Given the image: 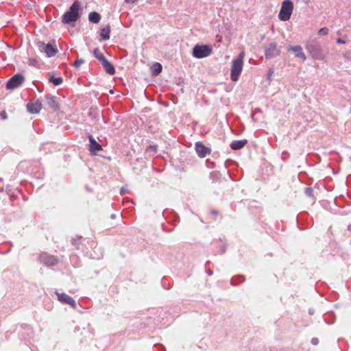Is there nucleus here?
<instances>
[{
	"label": "nucleus",
	"instance_id": "nucleus-14",
	"mask_svg": "<svg viewBox=\"0 0 351 351\" xmlns=\"http://www.w3.org/2000/svg\"><path fill=\"white\" fill-rule=\"evenodd\" d=\"M110 26L106 25L100 27V36L103 40H106L110 38Z\"/></svg>",
	"mask_w": 351,
	"mask_h": 351
},
{
	"label": "nucleus",
	"instance_id": "nucleus-29",
	"mask_svg": "<svg viewBox=\"0 0 351 351\" xmlns=\"http://www.w3.org/2000/svg\"><path fill=\"white\" fill-rule=\"evenodd\" d=\"M1 117L3 118V119H5L6 118V113L5 112H2L1 113Z\"/></svg>",
	"mask_w": 351,
	"mask_h": 351
},
{
	"label": "nucleus",
	"instance_id": "nucleus-22",
	"mask_svg": "<svg viewBox=\"0 0 351 351\" xmlns=\"http://www.w3.org/2000/svg\"><path fill=\"white\" fill-rule=\"evenodd\" d=\"M313 57L317 60H322L324 59V56L323 53L320 51L319 49H317L313 53Z\"/></svg>",
	"mask_w": 351,
	"mask_h": 351
},
{
	"label": "nucleus",
	"instance_id": "nucleus-24",
	"mask_svg": "<svg viewBox=\"0 0 351 351\" xmlns=\"http://www.w3.org/2000/svg\"><path fill=\"white\" fill-rule=\"evenodd\" d=\"M305 193L306 195L309 197L313 196V189L312 188L308 187L305 189Z\"/></svg>",
	"mask_w": 351,
	"mask_h": 351
},
{
	"label": "nucleus",
	"instance_id": "nucleus-27",
	"mask_svg": "<svg viewBox=\"0 0 351 351\" xmlns=\"http://www.w3.org/2000/svg\"><path fill=\"white\" fill-rule=\"evenodd\" d=\"M137 0H125V2L126 3H133L134 2H136Z\"/></svg>",
	"mask_w": 351,
	"mask_h": 351
},
{
	"label": "nucleus",
	"instance_id": "nucleus-3",
	"mask_svg": "<svg viewBox=\"0 0 351 351\" xmlns=\"http://www.w3.org/2000/svg\"><path fill=\"white\" fill-rule=\"evenodd\" d=\"M293 9V4L290 0H285L282 2L279 13V18L282 21H287L290 19Z\"/></svg>",
	"mask_w": 351,
	"mask_h": 351
},
{
	"label": "nucleus",
	"instance_id": "nucleus-1",
	"mask_svg": "<svg viewBox=\"0 0 351 351\" xmlns=\"http://www.w3.org/2000/svg\"><path fill=\"white\" fill-rule=\"evenodd\" d=\"M79 3L77 1H75L71 5L69 10L62 16V22L74 26L79 16Z\"/></svg>",
	"mask_w": 351,
	"mask_h": 351
},
{
	"label": "nucleus",
	"instance_id": "nucleus-5",
	"mask_svg": "<svg viewBox=\"0 0 351 351\" xmlns=\"http://www.w3.org/2000/svg\"><path fill=\"white\" fill-rule=\"evenodd\" d=\"M280 53V49L276 43L271 42L265 47V56L267 59L274 58Z\"/></svg>",
	"mask_w": 351,
	"mask_h": 351
},
{
	"label": "nucleus",
	"instance_id": "nucleus-4",
	"mask_svg": "<svg viewBox=\"0 0 351 351\" xmlns=\"http://www.w3.org/2000/svg\"><path fill=\"white\" fill-rule=\"evenodd\" d=\"M212 51L209 45H195L193 50V55L197 58H202L208 56Z\"/></svg>",
	"mask_w": 351,
	"mask_h": 351
},
{
	"label": "nucleus",
	"instance_id": "nucleus-19",
	"mask_svg": "<svg viewBox=\"0 0 351 351\" xmlns=\"http://www.w3.org/2000/svg\"><path fill=\"white\" fill-rule=\"evenodd\" d=\"M49 82L53 83L55 86H59L62 83L63 80L60 77H56L53 75H51L50 76Z\"/></svg>",
	"mask_w": 351,
	"mask_h": 351
},
{
	"label": "nucleus",
	"instance_id": "nucleus-13",
	"mask_svg": "<svg viewBox=\"0 0 351 351\" xmlns=\"http://www.w3.org/2000/svg\"><path fill=\"white\" fill-rule=\"evenodd\" d=\"M89 142L90 143V152L92 153H95V152H98L102 149L101 146L97 143L95 139L93 136L90 135L88 136Z\"/></svg>",
	"mask_w": 351,
	"mask_h": 351
},
{
	"label": "nucleus",
	"instance_id": "nucleus-30",
	"mask_svg": "<svg viewBox=\"0 0 351 351\" xmlns=\"http://www.w3.org/2000/svg\"><path fill=\"white\" fill-rule=\"evenodd\" d=\"M125 189H124V188H121V193H125Z\"/></svg>",
	"mask_w": 351,
	"mask_h": 351
},
{
	"label": "nucleus",
	"instance_id": "nucleus-8",
	"mask_svg": "<svg viewBox=\"0 0 351 351\" xmlns=\"http://www.w3.org/2000/svg\"><path fill=\"white\" fill-rule=\"evenodd\" d=\"M56 295L59 301H60L62 303L68 304L71 305L73 308H76V302L71 296L65 293H59L58 292H56Z\"/></svg>",
	"mask_w": 351,
	"mask_h": 351
},
{
	"label": "nucleus",
	"instance_id": "nucleus-21",
	"mask_svg": "<svg viewBox=\"0 0 351 351\" xmlns=\"http://www.w3.org/2000/svg\"><path fill=\"white\" fill-rule=\"evenodd\" d=\"M153 69H154V71H153L154 75H158L162 71V67L160 63L156 62V63L154 64Z\"/></svg>",
	"mask_w": 351,
	"mask_h": 351
},
{
	"label": "nucleus",
	"instance_id": "nucleus-2",
	"mask_svg": "<svg viewBox=\"0 0 351 351\" xmlns=\"http://www.w3.org/2000/svg\"><path fill=\"white\" fill-rule=\"evenodd\" d=\"M245 57V52L241 51L238 57L232 61L231 67V80L236 82L239 79V76L241 73L243 69V59Z\"/></svg>",
	"mask_w": 351,
	"mask_h": 351
},
{
	"label": "nucleus",
	"instance_id": "nucleus-23",
	"mask_svg": "<svg viewBox=\"0 0 351 351\" xmlns=\"http://www.w3.org/2000/svg\"><path fill=\"white\" fill-rule=\"evenodd\" d=\"M84 62V60L83 59H77L73 65L75 68H78L81 64H82Z\"/></svg>",
	"mask_w": 351,
	"mask_h": 351
},
{
	"label": "nucleus",
	"instance_id": "nucleus-31",
	"mask_svg": "<svg viewBox=\"0 0 351 351\" xmlns=\"http://www.w3.org/2000/svg\"><path fill=\"white\" fill-rule=\"evenodd\" d=\"M111 217H112V219H114V218L115 217V215H114V214H112V215H111Z\"/></svg>",
	"mask_w": 351,
	"mask_h": 351
},
{
	"label": "nucleus",
	"instance_id": "nucleus-32",
	"mask_svg": "<svg viewBox=\"0 0 351 351\" xmlns=\"http://www.w3.org/2000/svg\"><path fill=\"white\" fill-rule=\"evenodd\" d=\"M208 274H209V275H212V274H213V272H212V271H208Z\"/></svg>",
	"mask_w": 351,
	"mask_h": 351
},
{
	"label": "nucleus",
	"instance_id": "nucleus-16",
	"mask_svg": "<svg viewBox=\"0 0 351 351\" xmlns=\"http://www.w3.org/2000/svg\"><path fill=\"white\" fill-rule=\"evenodd\" d=\"M47 104L53 110L56 111L59 109L58 104L56 100V97L51 95L46 96Z\"/></svg>",
	"mask_w": 351,
	"mask_h": 351
},
{
	"label": "nucleus",
	"instance_id": "nucleus-15",
	"mask_svg": "<svg viewBox=\"0 0 351 351\" xmlns=\"http://www.w3.org/2000/svg\"><path fill=\"white\" fill-rule=\"evenodd\" d=\"M101 64L108 73L110 75L114 74L115 69L113 65L109 61H108L106 59L103 60V62Z\"/></svg>",
	"mask_w": 351,
	"mask_h": 351
},
{
	"label": "nucleus",
	"instance_id": "nucleus-33",
	"mask_svg": "<svg viewBox=\"0 0 351 351\" xmlns=\"http://www.w3.org/2000/svg\"><path fill=\"white\" fill-rule=\"evenodd\" d=\"M348 229H349V230H350V229H351V226H350V225L348 226Z\"/></svg>",
	"mask_w": 351,
	"mask_h": 351
},
{
	"label": "nucleus",
	"instance_id": "nucleus-9",
	"mask_svg": "<svg viewBox=\"0 0 351 351\" xmlns=\"http://www.w3.org/2000/svg\"><path fill=\"white\" fill-rule=\"evenodd\" d=\"M287 50L293 51L295 58H301L303 61L306 59L304 53L302 51V48L299 45L289 46Z\"/></svg>",
	"mask_w": 351,
	"mask_h": 351
},
{
	"label": "nucleus",
	"instance_id": "nucleus-12",
	"mask_svg": "<svg viewBox=\"0 0 351 351\" xmlns=\"http://www.w3.org/2000/svg\"><path fill=\"white\" fill-rule=\"evenodd\" d=\"M41 262L47 266H53L56 264L57 260L53 256L43 255L40 256Z\"/></svg>",
	"mask_w": 351,
	"mask_h": 351
},
{
	"label": "nucleus",
	"instance_id": "nucleus-20",
	"mask_svg": "<svg viewBox=\"0 0 351 351\" xmlns=\"http://www.w3.org/2000/svg\"><path fill=\"white\" fill-rule=\"evenodd\" d=\"M94 56L101 63L103 62V60L106 59L97 48L94 49Z\"/></svg>",
	"mask_w": 351,
	"mask_h": 351
},
{
	"label": "nucleus",
	"instance_id": "nucleus-18",
	"mask_svg": "<svg viewBox=\"0 0 351 351\" xmlns=\"http://www.w3.org/2000/svg\"><path fill=\"white\" fill-rule=\"evenodd\" d=\"M101 19L100 14L96 12H92L88 15V20L93 23H98Z\"/></svg>",
	"mask_w": 351,
	"mask_h": 351
},
{
	"label": "nucleus",
	"instance_id": "nucleus-7",
	"mask_svg": "<svg viewBox=\"0 0 351 351\" xmlns=\"http://www.w3.org/2000/svg\"><path fill=\"white\" fill-rule=\"evenodd\" d=\"M38 47L40 51L44 52L47 57H52L58 53L57 48L50 43H40Z\"/></svg>",
	"mask_w": 351,
	"mask_h": 351
},
{
	"label": "nucleus",
	"instance_id": "nucleus-25",
	"mask_svg": "<svg viewBox=\"0 0 351 351\" xmlns=\"http://www.w3.org/2000/svg\"><path fill=\"white\" fill-rule=\"evenodd\" d=\"M319 34L320 35H327L328 33V29L326 28V27H323V28H321L319 32H318Z\"/></svg>",
	"mask_w": 351,
	"mask_h": 351
},
{
	"label": "nucleus",
	"instance_id": "nucleus-17",
	"mask_svg": "<svg viewBox=\"0 0 351 351\" xmlns=\"http://www.w3.org/2000/svg\"><path fill=\"white\" fill-rule=\"evenodd\" d=\"M247 144V140L234 141L230 144V147L234 150L243 148Z\"/></svg>",
	"mask_w": 351,
	"mask_h": 351
},
{
	"label": "nucleus",
	"instance_id": "nucleus-28",
	"mask_svg": "<svg viewBox=\"0 0 351 351\" xmlns=\"http://www.w3.org/2000/svg\"><path fill=\"white\" fill-rule=\"evenodd\" d=\"M337 43H340V44H344L346 43L343 40H342L341 38L337 39Z\"/></svg>",
	"mask_w": 351,
	"mask_h": 351
},
{
	"label": "nucleus",
	"instance_id": "nucleus-26",
	"mask_svg": "<svg viewBox=\"0 0 351 351\" xmlns=\"http://www.w3.org/2000/svg\"><path fill=\"white\" fill-rule=\"evenodd\" d=\"M318 343H319V340H318V339H317V338L314 337V338H313V339H311V343H312L313 345L316 346V345H317V344H318Z\"/></svg>",
	"mask_w": 351,
	"mask_h": 351
},
{
	"label": "nucleus",
	"instance_id": "nucleus-34",
	"mask_svg": "<svg viewBox=\"0 0 351 351\" xmlns=\"http://www.w3.org/2000/svg\"><path fill=\"white\" fill-rule=\"evenodd\" d=\"M233 281H234V280H233V279H232V280H231V282H232V284H233Z\"/></svg>",
	"mask_w": 351,
	"mask_h": 351
},
{
	"label": "nucleus",
	"instance_id": "nucleus-6",
	"mask_svg": "<svg viewBox=\"0 0 351 351\" xmlns=\"http://www.w3.org/2000/svg\"><path fill=\"white\" fill-rule=\"evenodd\" d=\"M25 81L23 75L17 73L12 76L6 84L7 89H14L20 86Z\"/></svg>",
	"mask_w": 351,
	"mask_h": 351
},
{
	"label": "nucleus",
	"instance_id": "nucleus-10",
	"mask_svg": "<svg viewBox=\"0 0 351 351\" xmlns=\"http://www.w3.org/2000/svg\"><path fill=\"white\" fill-rule=\"evenodd\" d=\"M195 150L197 155L201 158L205 157L207 154L210 153L209 148L205 147L200 143H195Z\"/></svg>",
	"mask_w": 351,
	"mask_h": 351
},
{
	"label": "nucleus",
	"instance_id": "nucleus-11",
	"mask_svg": "<svg viewBox=\"0 0 351 351\" xmlns=\"http://www.w3.org/2000/svg\"><path fill=\"white\" fill-rule=\"evenodd\" d=\"M27 108L30 113H38L42 108V104L38 100L34 103H28Z\"/></svg>",
	"mask_w": 351,
	"mask_h": 351
}]
</instances>
